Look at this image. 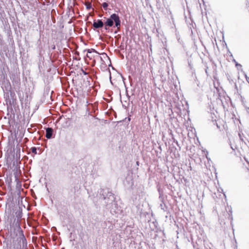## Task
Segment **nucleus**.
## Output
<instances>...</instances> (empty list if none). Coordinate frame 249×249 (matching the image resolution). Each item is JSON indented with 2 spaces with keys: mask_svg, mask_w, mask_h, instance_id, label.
Here are the masks:
<instances>
[{
  "mask_svg": "<svg viewBox=\"0 0 249 249\" xmlns=\"http://www.w3.org/2000/svg\"><path fill=\"white\" fill-rule=\"evenodd\" d=\"M5 213L10 219V235H24L20 227L22 213L19 205L14 203H9L6 206Z\"/></svg>",
  "mask_w": 249,
  "mask_h": 249,
  "instance_id": "1",
  "label": "nucleus"
},
{
  "mask_svg": "<svg viewBox=\"0 0 249 249\" xmlns=\"http://www.w3.org/2000/svg\"><path fill=\"white\" fill-rule=\"evenodd\" d=\"M10 235L7 244L9 249H27V242L24 235Z\"/></svg>",
  "mask_w": 249,
  "mask_h": 249,
  "instance_id": "2",
  "label": "nucleus"
},
{
  "mask_svg": "<svg viewBox=\"0 0 249 249\" xmlns=\"http://www.w3.org/2000/svg\"><path fill=\"white\" fill-rule=\"evenodd\" d=\"M113 21L115 22V26L119 28L121 26V21L119 16L116 14H112L109 18H107L105 22V28L107 29V26L111 27L113 25Z\"/></svg>",
  "mask_w": 249,
  "mask_h": 249,
  "instance_id": "3",
  "label": "nucleus"
},
{
  "mask_svg": "<svg viewBox=\"0 0 249 249\" xmlns=\"http://www.w3.org/2000/svg\"><path fill=\"white\" fill-rule=\"evenodd\" d=\"M87 57L91 61V65L94 66L96 61H99V53L94 49L87 50Z\"/></svg>",
  "mask_w": 249,
  "mask_h": 249,
  "instance_id": "4",
  "label": "nucleus"
},
{
  "mask_svg": "<svg viewBox=\"0 0 249 249\" xmlns=\"http://www.w3.org/2000/svg\"><path fill=\"white\" fill-rule=\"evenodd\" d=\"M192 244L194 249H208L205 246L204 241L200 237L197 236L196 240L194 241V238H192Z\"/></svg>",
  "mask_w": 249,
  "mask_h": 249,
  "instance_id": "5",
  "label": "nucleus"
},
{
  "mask_svg": "<svg viewBox=\"0 0 249 249\" xmlns=\"http://www.w3.org/2000/svg\"><path fill=\"white\" fill-rule=\"evenodd\" d=\"M158 191L159 193V199L161 202L160 207L161 210H163V211H165L167 209V207L166 206V205L164 202L163 195H162V192L160 188H158Z\"/></svg>",
  "mask_w": 249,
  "mask_h": 249,
  "instance_id": "6",
  "label": "nucleus"
},
{
  "mask_svg": "<svg viewBox=\"0 0 249 249\" xmlns=\"http://www.w3.org/2000/svg\"><path fill=\"white\" fill-rule=\"evenodd\" d=\"M159 146L158 147V149H157V158H158V159H157V163L158 162L159 159L161 161H164V155L162 154L161 153V145H159V143H158ZM159 165L157 164V166Z\"/></svg>",
  "mask_w": 249,
  "mask_h": 249,
  "instance_id": "7",
  "label": "nucleus"
},
{
  "mask_svg": "<svg viewBox=\"0 0 249 249\" xmlns=\"http://www.w3.org/2000/svg\"><path fill=\"white\" fill-rule=\"evenodd\" d=\"M157 237L159 238V239H161L160 241H162L164 242L165 241L164 238L165 237V233L164 232V231L163 230L161 229L160 228L159 229L158 228V226H157Z\"/></svg>",
  "mask_w": 249,
  "mask_h": 249,
  "instance_id": "8",
  "label": "nucleus"
},
{
  "mask_svg": "<svg viewBox=\"0 0 249 249\" xmlns=\"http://www.w3.org/2000/svg\"><path fill=\"white\" fill-rule=\"evenodd\" d=\"M99 61H100L102 64L106 65V62L109 60V57L106 53H99Z\"/></svg>",
  "mask_w": 249,
  "mask_h": 249,
  "instance_id": "9",
  "label": "nucleus"
},
{
  "mask_svg": "<svg viewBox=\"0 0 249 249\" xmlns=\"http://www.w3.org/2000/svg\"><path fill=\"white\" fill-rule=\"evenodd\" d=\"M163 70L162 68H160L159 70V73H160V80L162 83L166 81V74H165V72L163 73Z\"/></svg>",
  "mask_w": 249,
  "mask_h": 249,
  "instance_id": "10",
  "label": "nucleus"
},
{
  "mask_svg": "<svg viewBox=\"0 0 249 249\" xmlns=\"http://www.w3.org/2000/svg\"><path fill=\"white\" fill-rule=\"evenodd\" d=\"M104 26V23L101 20L98 19L96 21H94L93 23V26L95 28H100L103 27Z\"/></svg>",
  "mask_w": 249,
  "mask_h": 249,
  "instance_id": "11",
  "label": "nucleus"
},
{
  "mask_svg": "<svg viewBox=\"0 0 249 249\" xmlns=\"http://www.w3.org/2000/svg\"><path fill=\"white\" fill-rule=\"evenodd\" d=\"M53 132V129L52 128L48 127L46 129V137L47 139L51 138Z\"/></svg>",
  "mask_w": 249,
  "mask_h": 249,
  "instance_id": "12",
  "label": "nucleus"
},
{
  "mask_svg": "<svg viewBox=\"0 0 249 249\" xmlns=\"http://www.w3.org/2000/svg\"><path fill=\"white\" fill-rule=\"evenodd\" d=\"M85 5L88 9H90L91 8V4L89 2H86Z\"/></svg>",
  "mask_w": 249,
  "mask_h": 249,
  "instance_id": "13",
  "label": "nucleus"
},
{
  "mask_svg": "<svg viewBox=\"0 0 249 249\" xmlns=\"http://www.w3.org/2000/svg\"><path fill=\"white\" fill-rule=\"evenodd\" d=\"M213 117H212V121H213V124H215L217 126V128H220V126H219L217 124V123H216V120L215 119H213Z\"/></svg>",
  "mask_w": 249,
  "mask_h": 249,
  "instance_id": "14",
  "label": "nucleus"
},
{
  "mask_svg": "<svg viewBox=\"0 0 249 249\" xmlns=\"http://www.w3.org/2000/svg\"><path fill=\"white\" fill-rule=\"evenodd\" d=\"M107 6H108V4L107 2H104L102 4V7L105 10H106L107 9Z\"/></svg>",
  "mask_w": 249,
  "mask_h": 249,
  "instance_id": "15",
  "label": "nucleus"
},
{
  "mask_svg": "<svg viewBox=\"0 0 249 249\" xmlns=\"http://www.w3.org/2000/svg\"><path fill=\"white\" fill-rule=\"evenodd\" d=\"M31 151L32 153L36 154V149L35 147H33L31 148Z\"/></svg>",
  "mask_w": 249,
  "mask_h": 249,
  "instance_id": "16",
  "label": "nucleus"
},
{
  "mask_svg": "<svg viewBox=\"0 0 249 249\" xmlns=\"http://www.w3.org/2000/svg\"><path fill=\"white\" fill-rule=\"evenodd\" d=\"M243 135H243V134H241V133H238V136H239V137L240 140L241 141H242V142H243V141H244L243 138Z\"/></svg>",
  "mask_w": 249,
  "mask_h": 249,
  "instance_id": "17",
  "label": "nucleus"
},
{
  "mask_svg": "<svg viewBox=\"0 0 249 249\" xmlns=\"http://www.w3.org/2000/svg\"><path fill=\"white\" fill-rule=\"evenodd\" d=\"M221 95H220V93H219V98H219V99H220V100H221V103H222V106H223V107H224V108H225V106H224V103H223V101H222V100L221 99Z\"/></svg>",
  "mask_w": 249,
  "mask_h": 249,
  "instance_id": "18",
  "label": "nucleus"
},
{
  "mask_svg": "<svg viewBox=\"0 0 249 249\" xmlns=\"http://www.w3.org/2000/svg\"><path fill=\"white\" fill-rule=\"evenodd\" d=\"M235 66L236 67H237V68H238V67H240V68L242 67V65L237 62H236Z\"/></svg>",
  "mask_w": 249,
  "mask_h": 249,
  "instance_id": "19",
  "label": "nucleus"
},
{
  "mask_svg": "<svg viewBox=\"0 0 249 249\" xmlns=\"http://www.w3.org/2000/svg\"><path fill=\"white\" fill-rule=\"evenodd\" d=\"M160 41H160V40L159 41V43H162V44H163V47H164V46H165V45H164V41H163V40L162 39H160Z\"/></svg>",
  "mask_w": 249,
  "mask_h": 249,
  "instance_id": "20",
  "label": "nucleus"
},
{
  "mask_svg": "<svg viewBox=\"0 0 249 249\" xmlns=\"http://www.w3.org/2000/svg\"><path fill=\"white\" fill-rule=\"evenodd\" d=\"M245 78L246 79V80L249 82V80H248V78L249 77L247 76V74H245Z\"/></svg>",
  "mask_w": 249,
  "mask_h": 249,
  "instance_id": "21",
  "label": "nucleus"
},
{
  "mask_svg": "<svg viewBox=\"0 0 249 249\" xmlns=\"http://www.w3.org/2000/svg\"><path fill=\"white\" fill-rule=\"evenodd\" d=\"M245 78L246 79V80L249 82V80H248V78L249 77L247 76V74H245Z\"/></svg>",
  "mask_w": 249,
  "mask_h": 249,
  "instance_id": "22",
  "label": "nucleus"
},
{
  "mask_svg": "<svg viewBox=\"0 0 249 249\" xmlns=\"http://www.w3.org/2000/svg\"><path fill=\"white\" fill-rule=\"evenodd\" d=\"M246 111L249 114V107H246Z\"/></svg>",
  "mask_w": 249,
  "mask_h": 249,
  "instance_id": "23",
  "label": "nucleus"
},
{
  "mask_svg": "<svg viewBox=\"0 0 249 249\" xmlns=\"http://www.w3.org/2000/svg\"><path fill=\"white\" fill-rule=\"evenodd\" d=\"M156 172H157H157H160V168H158V169H157Z\"/></svg>",
  "mask_w": 249,
  "mask_h": 249,
  "instance_id": "24",
  "label": "nucleus"
},
{
  "mask_svg": "<svg viewBox=\"0 0 249 249\" xmlns=\"http://www.w3.org/2000/svg\"><path fill=\"white\" fill-rule=\"evenodd\" d=\"M19 99H20V102H22V100H23V98H21L20 97H19Z\"/></svg>",
  "mask_w": 249,
  "mask_h": 249,
  "instance_id": "25",
  "label": "nucleus"
},
{
  "mask_svg": "<svg viewBox=\"0 0 249 249\" xmlns=\"http://www.w3.org/2000/svg\"><path fill=\"white\" fill-rule=\"evenodd\" d=\"M231 148L233 150H234V149H233V147H232V146H231Z\"/></svg>",
  "mask_w": 249,
  "mask_h": 249,
  "instance_id": "26",
  "label": "nucleus"
},
{
  "mask_svg": "<svg viewBox=\"0 0 249 249\" xmlns=\"http://www.w3.org/2000/svg\"><path fill=\"white\" fill-rule=\"evenodd\" d=\"M159 102H158V103H157V106L158 107V106H159Z\"/></svg>",
  "mask_w": 249,
  "mask_h": 249,
  "instance_id": "27",
  "label": "nucleus"
},
{
  "mask_svg": "<svg viewBox=\"0 0 249 249\" xmlns=\"http://www.w3.org/2000/svg\"><path fill=\"white\" fill-rule=\"evenodd\" d=\"M229 53H231V56H232V54H231V53L230 51H229Z\"/></svg>",
  "mask_w": 249,
  "mask_h": 249,
  "instance_id": "28",
  "label": "nucleus"
},
{
  "mask_svg": "<svg viewBox=\"0 0 249 249\" xmlns=\"http://www.w3.org/2000/svg\"><path fill=\"white\" fill-rule=\"evenodd\" d=\"M233 61L236 63V62H237L235 59H233Z\"/></svg>",
  "mask_w": 249,
  "mask_h": 249,
  "instance_id": "29",
  "label": "nucleus"
},
{
  "mask_svg": "<svg viewBox=\"0 0 249 249\" xmlns=\"http://www.w3.org/2000/svg\"><path fill=\"white\" fill-rule=\"evenodd\" d=\"M163 39H164V40H165V39H165V38H164ZM164 42H165V43H166V41H164Z\"/></svg>",
  "mask_w": 249,
  "mask_h": 249,
  "instance_id": "30",
  "label": "nucleus"
},
{
  "mask_svg": "<svg viewBox=\"0 0 249 249\" xmlns=\"http://www.w3.org/2000/svg\"><path fill=\"white\" fill-rule=\"evenodd\" d=\"M158 88V89H159L160 90V88Z\"/></svg>",
  "mask_w": 249,
  "mask_h": 249,
  "instance_id": "31",
  "label": "nucleus"
},
{
  "mask_svg": "<svg viewBox=\"0 0 249 249\" xmlns=\"http://www.w3.org/2000/svg\"><path fill=\"white\" fill-rule=\"evenodd\" d=\"M156 32H157V33H158V30L157 29L156 30Z\"/></svg>",
  "mask_w": 249,
  "mask_h": 249,
  "instance_id": "32",
  "label": "nucleus"
},
{
  "mask_svg": "<svg viewBox=\"0 0 249 249\" xmlns=\"http://www.w3.org/2000/svg\"><path fill=\"white\" fill-rule=\"evenodd\" d=\"M165 0H162L163 2H164Z\"/></svg>",
  "mask_w": 249,
  "mask_h": 249,
  "instance_id": "33",
  "label": "nucleus"
},
{
  "mask_svg": "<svg viewBox=\"0 0 249 249\" xmlns=\"http://www.w3.org/2000/svg\"><path fill=\"white\" fill-rule=\"evenodd\" d=\"M248 80H249V82H249V77L248 78Z\"/></svg>",
  "mask_w": 249,
  "mask_h": 249,
  "instance_id": "34",
  "label": "nucleus"
}]
</instances>
